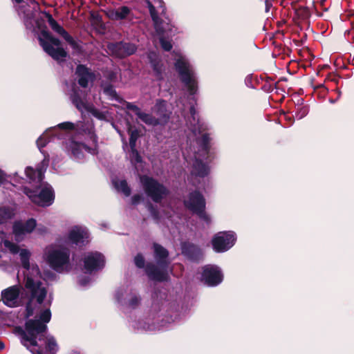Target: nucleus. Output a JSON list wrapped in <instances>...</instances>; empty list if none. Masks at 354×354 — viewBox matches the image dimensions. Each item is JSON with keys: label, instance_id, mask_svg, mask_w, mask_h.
I'll list each match as a JSON object with an SVG mask.
<instances>
[{"label": "nucleus", "instance_id": "nucleus-21", "mask_svg": "<svg viewBox=\"0 0 354 354\" xmlns=\"http://www.w3.org/2000/svg\"><path fill=\"white\" fill-rule=\"evenodd\" d=\"M154 113L158 115V120L160 122L161 126L165 125L170 118V113L167 109L166 102L163 100H158L154 107Z\"/></svg>", "mask_w": 354, "mask_h": 354}, {"label": "nucleus", "instance_id": "nucleus-26", "mask_svg": "<svg viewBox=\"0 0 354 354\" xmlns=\"http://www.w3.org/2000/svg\"><path fill=\"white\" fill-rule=\"evenodd\" d=\"M101 87L103 90V93L106 95L110 97L111 99L115 100L119 103L122 104L127 108V102H128L118 95L115 89L114 88L113 85L111 83L102 82L101 84Z\"/></svg>", "mask_w": 354, "mask_h": 354}, {"label": "nucleus", "instance_id": "nucleus-30", "mask_svg": "<svg viewBox=\"0 0 354 354\" xmlns=\"http://www.w3.org/2000/svg\"><path fill=\"white\" fill-rule=\"evenodd\" d=\"M127 125H128L127 133L129 135L130 149H135V148H136L137 140L140 136V131L137 129H133L132 125L130 124V122H128Z\"/></svg>", "mask_w": 354, "mask_h": 354}, {"label": "nucleus", "instance_id": "nucleus-34", "mask_svg": "<svg viewBox=\"0 0 354 354\" xmlns=\"http://www.w3.org/2000/svg\"><path fill=\"white\" fill-rule=\"evenodd\" d=\"M295 13L297 17L302 20L307 19L310 17V12L308 7L299 6L298 8L294 7Z\"/></svg>", "mask_w": 354, "mask_h": 354}, {"label": "nucleus", "instance_id": "nucleus-14", "mask_svg": "<svg viewBox=\"0 0 354 354\" xmlns=\"http://www.w3.org/2000/svg\"><path fill=\"white\" fill-rule=\"evenodd\" d=\"M69 252L65 250H54L50 252L47 257V261L55 270H58L69 262Z\"/></svg>", "mask_w": 354, "mask_h": 354}, {"label": "nucleus", "instance_id": "nucleus-35", "mask_svg": "<svg viewBox=\"0 0 354 354\" xmlns=\"http://www.w3.org/2000/svg\"><path fill=\"white\" fill-rule=\"evenodd\" d=\"M19 255L23 268L28 270L30 269V252L26 249H22Z\"/></svg>", "mask_w": 354, "mask_h": 354}, {"label": "nucleus", "instance_id": "nucleus-47", "mask_svg": "<svg viewBox=\"0 0 354 354\" xmlns=\"http://www.w3.org/2000/svg\"><path fill=\"white\" fill-rule=\"evenodd\" d=\"M140 298L139 297L135 295V296L132 297L130 299V300L129 301V305L131 308H135L140 304Z\"/></svg>", "mask_w": 354, "mask_h": 354}, {"label": "nucleus", "instance_id": "nucleus-2", "mask_svg": "<svg viewBox=\"0 0 354 354\" xmlns=\"http://www.w3.org/2000/svg\"><path fill=\"white\" fill-rule=\"evenodd\" d=\"M38 40L44 52L54 60L64 61L68 56L67 52L60 46L61 41L55 37L46 26L41 29Z\"/></svg>", "mask_w": 354, "mask_h": 354}, {"label": "nucleus", "instance_id": "nucleus-37", "mask_svg": "<svg viewBox=\"0 0 354 354\" xmlns=\"http://www.w3.org/2000/svg\"><path fill=\"white\" fill-rule=\"evenodd\" d=\"M61 36L68 43V44L74 50H80V45L73 39V37L66 30H65Z\"/></svg>", "mask_w": 354, "mask_h": 354}, {"label": "nucleus", "instance_id": "nucleus-25", "mask_svg": "<svg viewBox=\"0 0 354 354\" xmlns=\"http://www.w3.org/2000/svg\"><path fill=\"white\" fill-rule=\"evenodd\" d=\"M25 173L30 182L41 184L44 178V171L41 167H37L36 169L28 166L25 169Z\"/></svg>", "mask_w": 354, "mask_h": 354}, {"label": "nucleus", "instance_id": "nucleus-23", "mask_svg": "<svg viewBox=\"0 0 354 354\" xmlns=\"http://www.w3.org/2000/svg\"><path fill=\"white\" fill-rule=\"evenodd\" d=\"M68 147L73 156L78 159H80L84 156L82 149H84L86 151L91 153H94L95 151L93 149L88 147V145L82 142H76L75 140L71 141Z\"/></svg>", "mask_w": 354, "mask_h": 354}, {"label": "nucleus", "instance_id": "nucleus-51", "mask_svg": "<svg viewBox=\"0 0 354 354\" xmlns=\"http://www.w3.org/2000/svg\"><path fill=\"white\" fill-rule=\"evenodd\" d=\"M4 244H5V245L6 247H9L10 248V250L12 251V252H13V253L18 252L19 247L17 245L13 244V243H10L8 241H5Z\"/></svg>", "mask_w": 354, "mask_h": 354}, {"label": "nucleus", "instance_id": "nucleus-27", "mask_svg": "<svg viewBox=\"0 0 354 354\" xmlns=\"http://www.w3.org/2000/svg\"><path fill=\"white\" fill-rule=\"evenodd\" d=\"M193 171L195 176L204 178L208 175L209 169L203 160L196 159L193 165Z\"/></svg>", "mask_w": 354, "mask_h": 354}, {"label": "nucleus", "instance_id": "nucleus-16", "mask_svg": "<svg viewBox=\"0 0 354 354\" xmlns=\"http://www.w3.org/2000/svg\"><path fill=\"white\" fill-rule=\"evenodd\" d=\"M75 75L77 78V83L82 88H86L88 86L90 82H93L95 73L86 65L78 64L75 69Z\"/></svg>", "mask_w": 354, "mask_h": 354}, {"label": "nucleus", "instance_id": "nucleus-41", "mask_svg": "<svg viewBox=\"0 0 354 354\" xmlns=\"http://www.w3.org/2000/svg\"><path fill=\"white\" fill-rule=\"evenodd\" d=\"M46 350L50 353H55L57 350V344L53 337L47 338L46 342Z\"/></svg>", "mask_w": 354, "mask_h": 354}, {"label": "nucleus", "instance_id": "nucleus-63", "mask_svg": "<svg viewBox=\"0 0 354 354\" xmlns=\"http://www.w3.org/2000/svg\"><path fill=\"white\" fill-rule=\"evenodd\" d=\"M5 347V345L3 342L0 341V350L3 349Z\"/></svg>", "mask_w": 354, "mask_h": 354}, {"label": "nucleus", "instance_id": "nucleus-31", "mask_svg": "<svg viewBox=\"0 0 354 354\" xmlns=\"http://www.w3.org/2000/svg\"><path fill=\"white\" fill-rule=\"evenodd\" d=\"M210 137L209 133H203L201 136V138L198 140V144L199 147L201 148L202 151H204L207 155L209 153L210 151Z\"/></svg>", "mask_w": 354, "mask_h": 354}, {"label": "nucleus", "instance_id": "nucleus-62", "mask_svg": "<svg viewBox=\"0 0 354 354\" xmlns=\"http://www.w3.org/2000/svg\"><path fill=\"white\" fill-rule=\"evenodd\" d=\"M13 2L17 3V4H21V3L24 2V0H12Z\"/></svg>", "mask_w": 354, "mask_h": 354}, {"label": "nucleus", "instance_id": "nucleus-48", "mask_svg": "<svg viewBox=\"0 0 354 354\" xmlns=\"http://www.w3.org/2000/svg\"><path fill=\"white\" fill-rule=\"evenodd\" d=\"M144 198L142 194H134L131 197V204L133 205H137L139 204L142 201H143Z\"/></svg>", "mask_w": 354, "mask_h": 354}, {"label": "nucleus", "instance_id": "nucleus-28", "mask_svg": "<svg viewBox=\"0 0 354 354\" xmlns=\"http://www.w3.org/2000/svg\"><path fill=\"white\" fill-rule=\"evenodd\" d=\"M131 13V9L126 6L119 7L111 12V17L115 20H123L127 18Z\"/></svg>", "mask_w": 354, "mask_h": 354}, {"label": "nucleus", "instance_id": "nucleus-17", "mask_svg": "<svg viewBox=\"0 0 354 354\" xmlns=\"http://www.w3.org/2000/svg\"><path fill=\"white\" fill-rule=\"evenodd\" d=\"M20 289L17 286H12L1 292V300L3 303L10 307L15 308L19 306V297Z\"/></svg>", "mask_w": 354, "mask_h": 354}, {"label": "nucleus", "instance_id": "nucleus-53", "mask_svg": "<svg viewBox=\"0 0 354 354\" xmlns=\"http://www.w3.org/2000/svg\"><path fill=\"white\" fill-rule=\"evenodd\" d=\"M313 89L314 91H317L318 89H321V92L324 95L327 93L328 90L327 88L324 86V85L323 84H319L318 85H316V86H313Z\"/></svg>", "mask_w": 354, "mask_h": 354}, {"label": "nucleus", "instance_id": "nucleus-22", "mask_svg": "<svg viewBox=\"0 0 354 354\" xmlns=\"http://www.w3.org/2000/svg\"><path fill=\"white\" fill-rule=\"evenodd\" d=\"M151 66L157 79H162L164 66L159 56L154 52H150L147 55Z\"/></svg>", "mask_w": 354, "mask_h": 354}, {"label": "nucleus", "instance_id": "nucleus-42", "mask_svg": "<svg viewBox=\"0 0 354 354\" xmlns=\"http://www.w3.org/2000/svg\"><path fill=\"white\" fill-rule=\"evenodd\" d=\"M24 228H25L26 232L30 233L36 227V225H37L36 220L34 218H29L25 222V223H24Z\"/></svg>", "mask_w": 354, "mask_h": 354}, {"label": "nucleus", "instance_id": "nucleus-40", "mask_svg": "<svg viewBox=\"0 0 354 354\" xmlns=\"http://www.w3.org/2000/svg\"><path fill=\"white\" fill-rule=\"evenodd\" d=\"M12 232L16 236H21L26 233L24 223L19 221L15 222L13 224Z\"/></svg>", "mask_w": 354, "mask_h": 354}, {"label": "nucleus", "instance_id": "nucleus-1", "mask_svg": "<svg viewBox=\"0 0 354 354\" xmlns=\"http://www.w3.org/2000/svg\"><path fill=\"white\" fill-rule=\"evenodd\" d=\"M153 257L157 265L147 263L145 273L151 280L158 282L167 281L169 279L168 274V268L170 264L169 252L167 249L157 243H153Z\"/></svg>", "mask_w": 354, "mask_h": 354}, {"label": "nucleus", "instance_id": "nucleus-24", "mask_svg": "<svg viewBox=\"0 0 354 354\" xmlns=\"http://www.w3.org/2000/svg\"><path fill=\"white\" fill-rule=\"evenodd\" d=\"M147 3L150 16L154 24L156 32V33L162 34L163 32L162 26H165L166 24L158 17L156 8L152 3L149 0H147Z\"/></svg>", "mask_w": 354, "mask_h": 354}, {"label": "nucleus", "instance_id": "nucleus-18", "mask_svg": "<svg viewBox=\"0 0 354 354\" xmlns=\"http://www.w3.org/2000/svg\"><path fill=\"white\" fill-rule=\"evenodd\" d=\"M127 109L132 111L138 118L147 125L156 127L160 124V122L151 113L142 112L141 109L132 102H127Z\"/></svg>", "mask_w": 354, "mask_h": 354}, {"label": "nucleus", "instance_id": "nucleus-58", "mask_svg": "<svg viewBox=\"0 0 354 354\" xmlns=\"http://www.w3.org/2000/svg\"><path fill=\"white\" fill-rule=\"evenodd\" d=\"M266 4V12H268L270 11V8L272 7V3L269 1L266 0L265 2Z\"/></svg>", "mask_w": 354, "mask_h": 354}, {"label": "nucleus", "instance_id": "nucleus-15", "mask_svg": "<svg viewBox=\"0 0 354 354\" xmlns=\"http://www.w3.org/2000/svg\"><path fill=\"white\" fill-rule=\"evenodd\" d=\"M68 240L79 247L86 245L89 242V233L80 226H74L68 232Z\"/></svg>", "mask_w": 354, "mask_h": 354}, {"label": "nucleus", "instance_id": "nucleus-61", "mask_svg": "<svg viewBox=\"0 0 354 354\" xmlns=\"http://www.w3.org/2000/svg\"><path fill=\"white\" fill-rule=\"evenodd\" d=\"M39 335V341H41V340H44L45 339V335L43 334V333H41Z\"/></svg>", "mask_w": 354, "mask_h": 354}, {"label": "nucleus", "instance_id": "nucleus-6", "mask_svg": "<svg viewBox=\"0 0 354 354\" xmlns=\"http://www.w3.org/2000/svg\"><path fill=\"white\" fill-rule=\"evenodd\" d=\"M236 237L232 232H220L216 234L212 239L213 250L218 253L230 250L235 243Z\"/></svg>", "mask_w": 354, "mask_h": 354}, {"label": "nucleus", "instance_id": "nucleus-36", "mask_svg": "<svg viewBox=\"0 0 354 354\" xmlns=\"http://www.w3.org/2000/svg\"><path fill=\"white\" fill-rule=\"evenodd\" d=\"M116 189L121 190V192L126 196H129L131 194V188L128 185L126 180H122L120 182L115 183Z\"/></svg>", "mask_w": 354, "mask_h": 354}, {"label": "nucleus", "instance_id": "nucleus-4", "mask_svg": "<svg viewBox=\"0 0 354 354\" xmlns=\"http://www.w3.org/2000/svg\"><path fill=\"white\" fill-rule=\"evenodd\" d=\"M140 183L146 195L154 203H159L169 194V190L157 179L143 175Z\"/></svg>", "mask_w": 354, "mask_h": 354}, {"label": "nucleus", "instance_id": "nucleus-5", "mask_svg": "<svg viewBox=\"0 0 354 354\" xmlns=\"http://www.w3.org/2000/svg\"><path fill=\"white\" fill-rule=\"evenodd\" d=\"M174 66L180 77V80L187 88L189 94L194 95L197 91V82L189 68L188 63L179 58L176 61Z\"/></svg>", "mask_w": 354, "mask_h": 354}, {"label": "nucleus", "instance_id": "nucleus-8", "mask_svg": "<svg viewBox=\"0 0 354 354\" xmlns=\"http://www.w3.org/2000/svg\"><path fill=\"white\" fill-rule=\"evenodd\" d=\"M27 195L34 204L41 207L50 206L55 201V193L52 187H44L39 194L30 190Z\"/></svg>", "mask_w": 354, "mask_h": 354}, {"label": "nucleus", "instance_id": "nucleus-44", "mask_svg": "<svg viewBox=\"0 0 354 354\" xmlns=\"http://www.w3.org/2000/svg\"><path fill=\"white\" fill-rule=\"evenodd\" d=\"M51 312L50 309H46L40 313L39 319L42 323L46 324L50 321Z\"/></svg>", "mask_w": 354, "mask_h": 354}, {"label": "nucleus", "instance_id": "nucleus-38", "mask_svg": "<svg viewBox=\"0 0 354 354\" xmlns=\"http://www.w3.org/2000/svg\"><path fill=\"white\" fill-rule=\"evenodd\" d=\"M147 207L153 219L158 223L160 219V215L158 208L150 202L147 204Z\"/></svg>", "mask_w": 354, "mask_h": 354}, {"label": "nucleus", "instance_id": "nucleus-55", "mask_svg": "<svg viewBox=\"0 0 354 354\" xmlns=\"http://www.w3.org/2000/svg\"><path fill=\"white\" fill-rule=\"evenodd\" d=\"M189 113L194 120H196V110L194 106H191L189 108Z\"/></svg>", "mask_w": 354, "mask_h": 354}, {"label": "nucleus", "instance_id": "nucleus-59", "mask_svg": "<svg viewBox=\"0 0 354 354\" xmlns=\"http://www.w3.org/2000/svg\"><path fill=\"white\" fill-rule=\"evenodd\" d=\"M5 180V174L0 169V185L3 184Z\"/></svg>", "mask_w": 354, "mask_h": 354}, {"label": "nucleus", "instance_id": "nucleus-64", "mask_svg": "<svg viewBox=\"0 0 354 354\" xmlns=\"http://www.w3.org/2000/svg\"><path fill=\"white\" fill-rule=\"evenodd\" d=\"M326 0H321L320 1V4L323 6L324 3H325Z\"/></svg>", "mask_w": 354, "mask_h": 354}, {"label": "nucleus", "instance_id": "nucleus-49", "mask_svg": "<svg viewBox=\"0 0 354 354\" xmlns=\"http://www.w3.org/2000/svg\"><path fill=\"white\" fill-rule=\"evenodd\" d=\"M106 80L109 81L108 82H115L117 80V75L114 71H109L106 77Z\"/></svg>", "mask_w": 354, "mask_h": 354}, {"label": "nucleus", "instance_id": "nucleus-56", "mask_svg": "<svg viewBox=\"0 0 354 354\" xmlns=\"http://www.w3.org/2000/svg\"><path fill=\"white\" fill-rule=\"evenodd\" d=\"M89 278L87 277H84L80 279V284L81 286H86L89 282Z\"/></svg>", "mask_w": 354, "mask_h": 354}, {"label": "nucleus", "instance_id": "nucleus-11", "mask_svg": "<svg viewBox=\"0 0 354 354\" xmlns=\"http://www.w3.org/2000/svg\"><path fill=\"white\" fill-rule=\"evenodd\" d=\"M47 328L46 324H44L40 320L33 319L27 320L25 323V329L30 338V346H37V338L38 335L45 333Z\"/></svg>", "mask_w": 354, "mask_h": 354}, {"label": "nucleus", "instance_id": "nucleus-54", "mask_svg": "<svg viewBox=\"0 0 354 354\" xmlns=\"http://www.w3.org/2000/svg\"><path fill=\"white\" fill-rule=\"evenodd\" d=\"M26 310L27 317H30L33 315V309L32 308L29 304L26 306Z\"/></svg>", "mask_w": 354, "mask_h": 354}, {"label": "nucleus", "instance_id": "nucleus-39", "mask_svg": "<svg viewBox=\"0 0 354 354\" xmlns=\"http://www.w3.org/2000/svg\"><path fill=\"white\" fill-rule=\"evenodd\" d=\"M129 157L133 164L142 162V158L136 148L130 149Z\"/></svg>", "mask_w": 354, "mask_h": 354}, {"label": "nucleus", "instance_id": "nucleus-57", "mask_svg": "<svg viewBox=\"0 0 354 354\" xmlns=\"http://www.w3.org/2000/svg\"><path fill=\"white\" fill-rule=\"evenodd\" d=\"M262 89L264 91L270 92V91H272L273 90V88L272 87V86L270 84H266L265 85H263L262 86Z\"/></svg>", "mask_w": 354, "mask_h": 354}, {"label": "nucleus", "instance_id": "nucleus-9", "mask_svg": "<svg viewBox=\"0 0 354 354\" xmlns=\"http://www.w3.org/2000/svg\"><path fill=\"white\" fill-rule=\"evenodd\" d=\"M83 262L84 272L91 274L104 268L105 257L99 252H91L85 255Z\"/></svg>", "mask_w": 354, "mask_h": 354}, {"label": "nucleus", "instance_id": "nucleus-7", "mask_svg": "<svg viewBox=\"0 0 354 354\" xmlns=\"http://www.w3.org/2000/svg\"><path fill=\"white\" fill-rule=\"evenodd\" d=\"M107 48L112 56L119 59L133 55L138 49L135 44L123 41L109 43Z\"/></svg>", "mask_w": 354, "mask_h": 354}, {"label": "nucleus", "instance_id": "nucleus-32", "mask_svg": "<svg viewBox=\"0 0 354 354\" xmlns=\"http://www.w3.org/2000/svg\"><path fill=\"white\" fill-rule=\"evenodd\" d=\"M15 333L21 337V344L26 347L28 348L30 345V338L26 329H24L21 326H16L14 329Z\"/></svg>", "mask_w": 354, "mask_h": 354}, {"label": "nucleus", "instance_id": "nucleus-19", "mask_svg": "<svg viewBox=\"0 0 354 354\" xmlns=\"http://www.w3.org/2000/svg\"><path fill=\"white\" fill-rule=\"evenodd\" d=\"M174 28V26H172L169 23H166L165 26H162L163 32L162 34L157 33L159 36V41L161 46V48L167 52H169L172 49V44L170 41L167 40L166 37H172L175 35L176 32V29Z\"/></svg>", "mask_w": 354, "mask_h": 354}, {"label": "nucleus", "instance_id": "nucleus-46", "mask_svg": "<svg viewBox=\"0 0 354 354\" xmlns=\"http://www.w3.org/2000/svg\"><path fill=\"white\" fill-rule=\"evenodd\" d=\"M58 128L64 130L73 131L75 129L74 123L71 122H64L57 125Z\"/></svg>", "mask_w": 354, "mask_h": 354}, {"label": "nucleus", "instance_id": "nucleus-43", "mask_svg": "<svg viewBox=\"0 0 354 354\" xmlns=\"http://www.w3.org/2000/svg\"><path fill=\"white\" fill-rule=\"evenodd\" d=\"M134 263L138 268H145V259L141 253H138L134 257Z\"/></svg>", "mask_w": 354, "mask_h": 354}, {"label": "nucleus", "instance_id": "nucleus-20", "mask_svg": "<svg viewBox=\"0 0 354 354\" xmlns=\"http://www.w3.org/2000/svg\"><path fill=\"white\" fill-rule=\"evenodd\" d=\"M85 95L86 93L79 87L75 85L72 87L70 99L73 104L79 111H82L83 109H86V104L84 101Z\"/></svg>", "mask_w": 354, "mask_h": 354}, {"label": "nucleus", "instance_id": "nucleus-3", "mask_svg": "<svg viewBox=\"0 0 354 354\" xmlns=\"http://www.w3.org/2000/svg\"><path fill=\"white\" fill-rule=\"evenodd\" d=\"M183 205L206 224L211 223V217L206 212L205 198L200 191L196 189L189 193L187 198L183 201Z\"/></svg>", "mask_w": 354, "mask_h": 354}, {"label": "nucleus", "instance_id": "nucleus-29", "mask_svg": "<svg viewBox=\"0 0 354 354\" xmlns=\"http://www.w3.org/2000/svg\"><path fill=\"white\" fill-rule=\"evenodd\" d=\"M45 17L47 19L49 26L51 29L60 36L63 34V32L66 30L61 25L58 24V22L53 17L52 15L49 12H44Z\"/></svg>", "mask_w": 354, "mask_h": 354}, {"label": "nucleus", "instance_id": "nucleus-13", "mask_svg": "<svg viewBox=\"0 0 354 354\" xmlns=\"http://www.w3.org/2000/svg\"><path fill=\"white\" fill-rule=\"evenodd\" d=\"M40 281H35L30 277H27L25 281V288L30 292L31 298L36 299L39 304H41L47 295V290L41 286Z\"/></svg>", "mask_w": 354, "mask_h": 354}, {"label": "nucleus", "instance_id": "nucleus-60", "mask_svg": "<svg viewBox=\"0 0 354 354\" xmlns=\"http://www.w3.org/2000/svg\"><path fill=\"white\" fill-rule=\"evenodd\" d=\"M293 42L297 46H301L303 45L304 41L303 39L301 40L293 39Z\"/></svg>", "mask_w": 354, "mask_h": 354}, {"label": "nucleus", "instance_id": "nucleus-33", "mask_svg": "<svg viewBox=\"0 0 354 354\" xmlns=\"http://www.w3.org/2000/svg\"><path fill=\"white\" fill-rule=\"evenodd\" d=\"M13 215L14 214L10 207H0V225L6 223L12 218Z\"/></svg>", "mask_w": 354, "mask_h": 354}, {"label": "nucleus", "instance_id": "nucleus-52", "mask_svg": "<svg viewBox=\"0 0 354 354\" xmlns=\"http://www.w3.org/2000/svg\"><path fill=\"white\" fill-rule=\"evenodd\" d=\"M308 111L306 107H301L299 111L296 113V117L299 119H301L307 115Z\"/></svg>", "mask_w": 354, "mask_h": 354}, {"label": "nucleus", "instance_id": "nucleus-45", "mask_svg": "<svg viewBox=\"0 0 354 354\" xmlns=\"http://www.w3.org/2000/svg\"><path fill=\"white\" fill-rule=\"evenodd\" d=\"M88 111L92 114L93 116L100 120H106V113L102 111H100L98 109L91 108L88 109Z\"/></svg>", "mask_w": 354, "mask_h": 354}, {"label": "nucleus", "instance_id": "nucleus-12", "mask_svg": "<svg viewBox=\"0 0 354 354\" xmlns=\"http://www.w3.org/2000/svg\"><path fill=\"white\" fill-rule=\"evenodd\" d=\"M181 253L189 261L199 263L203 259L204 253L201 247L189 241L181 243Z\"/></svg>", "mask_w": 354, "mask_h": 354}, {"label": "nucleus", "instance_id": "nucleus-50", "mask_svg": "<svg viewBox=\"0 0 354 354\" xmlns=\"http://www.w3.org/2000/svg\"><path fill=\"white\" fill-rule=\"evenodd\" d=\"M48 141H47L46 139H44L42 136H40L37 140V145L38 147V148L39 149H41V148H44L46 146L47 143H48Z\"/></svg>", "mask_w": 354, "mask_h": 354}, {"label": "nucleus", "instance_id": "nucleus-10", "mask_svg": "<svg viewBox=\"0 0 354 354\" xmlns=\"http://www.w3.org/2000/svg\"><path fill=\"white\" fill-rule=\"evenodd\" d=\"M201 279L208 286H216L223 281V274L218 266L208 264L203 267Z\"/></svg>", "mask_w": 354, "mask_h": 354}]
</instances>
